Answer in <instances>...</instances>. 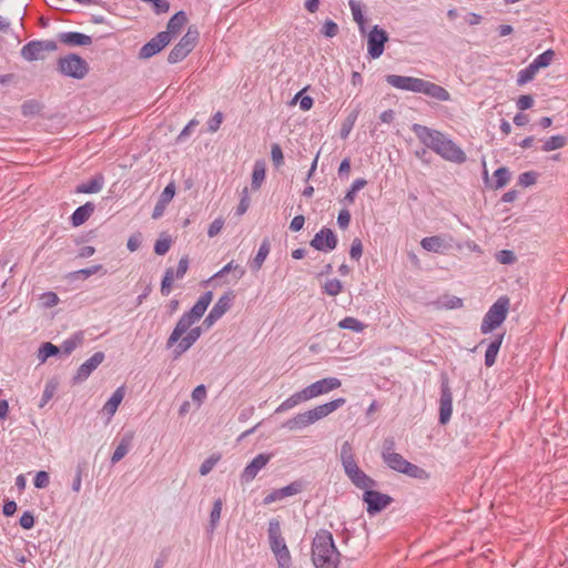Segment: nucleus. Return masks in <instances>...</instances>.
Here are the masks:
<instances>
[{
	"instance_id": "obj_1",
	"label": "nucleus",
	"mask_w": 568,
	"mask_h": 568,
	"mask_svg": "<svg viewBox=\"0 0 568 568\" xmlns=\"http://www.w3.org/2000/svg\"><path fill=\"white\" fill-rule=\"evenodd\" d=\"M213 298V293L207 291L203 293L193 307L183 313L175 324L173 331L166 339V348L173 347V357L178 359L186 353L201 337V326H193L197 323Z\"/></svg>"
},
{
	"instance_id": "obj_2",
	"label": "nucleus",
	"mask_w": 568,
	"mask_h": 568,
	"mask_svg": "<svg viewBox=\"0 0 568 568\" xmlns=\"http://www.w3.org/2000/svg\"><path fill=\"white\" fill-rule=\"evenodd\" d=\"M412 131L426 148L442 159L456 164L466 162L464 150L443 132L417 123L412 125Z\"/></svg>"
},
{
	"instance_id": "obj_3",
	"label": "nucleus",
	"mask_w": 568,
	"mask_h": 568,
	"mask_svg": "<svg viewBox=\"0 0 568 568\" xmlns=\"http://www.w3.org/2000/svg\"><path fill=\"white\" fill-rule=\"evenodd\" d=\"M341 386L342 382L337 377H325L318 379L287 397L276 407L275 414L287 412L302 403L328 394Z\"/></svg>"
},
{
	"instance_id": "obj_4",
	"label": "nucleus",
	"mask_w": 568,
	"mask_h": 568,
	"mask_svg": "<svg viewBox=\"0 0 568 568\" xmlns=\"http://www.w3.org/2000/svg\"><path fill=\"white\" fill-rule=\"evenodd\" d=\"M386 82L398 90L423 93L436 101L444 102L450 100V94L444 87L423 79L388 74Z\"/></svg>"
},
{
	"instance_id": "obj_5",
	"label": "nucleus",
	"mask_w": 568,
	"mask_h": 568,
	"mask_svg": "<svg viewBox=\"0 0 568 568\" xmlns=\"http://www.w3.org/2000/svg\"><path fill=\"white\" fill-rule=\"evenodd\" d=\"M311 555L315 568H338L341 554L328 530L321 529L315 534Z\"/></svg>"
},
{
	"instance_id": "obj_6",
	"label": "nucleus",
	"mask_w": 568,
	"mask_h": 568,
	"mask_svg": "<svg viewBox=\"0 0 568 568\" xmlns=\"http://www.w3.org/2000/svg\"><path fill=\"white\" fill-rule=\"evenodd\" d=\"M346 399L344 397H338L327 403L315 406L312 409H308L304 413L296 414L292 418L287 419L283 427L290 430H301L304 429L316 422L327 417L329 414L334 413L342 406H344Z\"/></svg>"
},
{
	"instance_id": "obj_7",
	"label": "nucleus",
	"mask_w": 568,
	"mask_h": 568,
	"mask_svg": "<svg viewBox=\"0 0 568 568\" xmlns=\"http://www.w3.org/2000/svg\"><path fill=\"white\" fill-rule=\"evenodd\" d=\"M339 459L345 475L356 488L363 489L365 491L368 488H374L377 486L376 480H374L358 467L351 443L344 442L342 444Z\"/></svg>"
},
{
	"instance_id": "obj_8",
	"label": "nucleus",
	"mask_w": 568,
	"mask_h": 568,
	"mask_svg": "<svg viewBox=\"0 0 568 568\" xmlns=\"http://www.w3.org/2000/svg\"><path fill=\"white\" fill-rule=\"evenodd\" d=\"M394 446L395 443L393 439H386L382 450V458L390 469L415 479L427 480L429 478V474L424 468L412 464L400 454L395 453Z\"/></svg>"
},
{
	"instance_id": "obj_9",
	"label": "nucleus",
	"mask_w": 568,
	"mask_h": 568,
	"mask_svg": "<svg viewBox=\"0 0 568 568\" xmlns=\"http://www.w3.org/2000/svg\"><path fill=\"white\" fill-rule=\"evenodd\" d=\"M270 548L275 556L278 568H292V557L282 536L281 523L271 519L267 528Z\"/></svg>"
},
{
	"instance_id": "obj_10",
	"label": "nucleus",
	"mask_w": 568,
	"mask_h": 568,
	"mask_svg": "<svg viewBox=\"0 0 568 568\" xmlns=\"http://www.w3.org/2000/svg\"><path fill=\"white\" fill-rule=\"evenodd\" d=\"M509 310V298L500 296L487 311L481 324L480 332L489 334L499 327L506 320Z\"/></svg>"
},
{
	"instance_id": "obj_11",
	"label": "nucleus",
	"mask_w": 568,
	"mask_h": 568,
	"mask_svg": "<svg viewBox=\"0 0 568 568\" xmlns=\"http://www.w3.org/2000/svg\"><path fill=\"white\" fill-rule=\"evenodd\" d=\"M199 40V31L195 27H189L186 33L181 40L172 48L169 53L168 61L170 63H178L184 60L191 51L195 48Z\"/></svg>"
},
{
	"instance_id": "obj_12",
	"label": "nucleus",
	"mask_w": 568,
	"mask_h": 568,
	"mask_svg": "<svg viewBox=\"0 0 568 568\" xmlns=\"http://www.w3.org/2000/svg\"><path fill=\"white\" fill-rule=\"evenodd\" d=\"M58 44L54 40H32L26 43L20 51L26 61L43 60L47 52L55 51Z\"/></svg>"
},
{
	"instance_id": "obj_13",
	"label": "nucleus",
	"mask_w": 568,
	"mask_h": 568,
	"mask_svg": "<svg viewBox=\"0 0 568 568\" xmlns=\"http://www.w3.org/2000/svg\"><path fill=\"white\" fill-rule=\"evenodd\" d=\"M363 501L366 504L368 515H376L393 503L389 495L368 488L363 493Z\"/></svg>"
},
{
	"instance_id": "obj_14",
	"label": "nucleus",
	"mask_w": 568,
	"mask_h": 568,
	"mask_svg": "<svg viewBox=\"0 0 568 568\" xmlns=\"http://www.w3.org/2000/svg\"><path fill=\"white\" fill-rule=\"evenodd\" d=\"M338 239L334 231L323 226L311 240L310 245L320 252L328 253L336 248Z\"/></svg>"
},
{
	"instance_id": "obj_15",
	"label": "nucleus",
	"mask_w": 568,
	"mask_h": 568,
	"mask_svg": "<svg viewBox=\"0 0 568 568\" xmlns=\"http://www.w3.org/2000/svg\"><path fill=\"white\" fill-rule=\"evenodd\" d=\"M388 36L385 30L377 24L372 28L367 38V52L372 59L379 58L385 49Z\"/></svg>"
},
{
	"instance_id": "obj_16",
	"label": "nucleus",
	"mask_w": 568,
	"mask_h": 568,
	"mask_svg": "<svg viewBox=\"0 0 568 568\" xmlns=\"http://www.w3.org/2000/svg\"><path fill=\"white\" fill-rule=\"evenodd\" d=\"M105 355L103 352L94 353L89 359H87L80 367L77 369L72 382L73 384L83 383L89 378V376L95 371L99 365L104 361Z\"/></svg>"
},
{
	"instance_id": "obj_17",
	"label": "nucleus",
	"mask_w": 568,
	"mask_h": 568,
	"mask_svg": "<svg viewBox=\"0 0 568 568\" xmlns=\"http://www.w3.org/2000/svg\"><path fill=\"white\" fill-rule=\"evenodd\" d=\"M170 41L171 37L169 36V32H159L140 49L139 57L142 59H149L164 49Z\"/></svg>"
},
{
	"instance_id": "obj_18",
	"label": "nucleus",
	"mask_w": 568,
	"mask_h": 568,
	"mask_svg": "<svg viewBox=\"0 0 568 568\" xmlns=\"http://www.w3.org/2000/svg\"><path fill=\"white\" fill-rule=\"evenodd\" d=\"M453 414V394L448 382L445 381L440 385L439 398V423L445 425L449 422Z\"/></svg>"
},
{
	"instance_id": "obj_19",
	"label": "nucleus",
	"mask_w": 568,
	"mask_h": 568,
	"mask_svg": "<svg viewBox=\"0 0 568 568\" xmlns=\"http://www.w3.org/2000/svg\"><path fill=\"white\" fill-rule=\"evenodd\" d=\"M272 458V454H258L253 460L245 466L241 474L242 483H251L257 474L268 464Z\"/></svg>"
},
{
	"instance_id": "obj_20",
	"label": "nucleus",
	"mask_w": 568,
	"mask_h": 568,
	"mask_svg": "<svg viewBox=\"0 0 568 568\" xmlns=\"http://www.w3.org/2000/svg\"><path fill=\"white\" fill-rule=\"evenodd\" d=\"M304 489V484L301 480H295L282 488L273 489L270 494L264 497L263 503L270 505L272 503L282 500L286 497H291L300 494Z\"/></svg>"
},
{
	"instance_id": "obj_21",
	"label": "nucleus",
	"mask_w": 568,
	"mask_h": 568,
	"mask_svg": "<svg viewBox=\"0 0 568 568\" xmlns=\"http://www.w3.org/2000/svg\"><path fill=\"white\" fill-rule=\"evenodd\" d=\"M59 71H88V63L79 54L70 53L59 60Z\"/></svg>"
},
{
	"instance_id": "obj_22",
	"label": "nucleus",
	"mask_w": 568,
	"mask_h": 568,
	"mask_svg": "<svg viewBox=\"0 0 568 568\" xmlns=\"http://www.w3.org/2000/svg\"><path fill=\"white\" fill-rule=\"evenodd\" d=\"M59 40L68 45H89L92 43V38L88 34L78 31H67L59 33Z\"/></svg>"
},
{
	"instance_id": "obj_23",
	"label": "nucleus",
	"mask_w": 568,
	"mask_h": 568,
	"mask_svg": "<svg viewBox=\"0 0 568 568\" xmlns=\"http://www.w3.org/2000/svg\"><path fill=\"white\" fill-rule=\"evenodd\" d=\"M124 398V388L118 387L111 397L108 399V402L104 404L102 412L108 416V420H110L114 414L116 413L120 404L122 403Z\"/></svg>"
},
{
	"instance_id": "obj_24",
	"label": "nucleus",
	"mask_w": 568,
	"mask_h": 568,
	"mask_svg": "<svg viewBox=\"0 0 568 568\" xmlns=\"http://www.w3.org/2000/svg\"><path fill=\"white\" fill-rule=\"evenodd\" d=\"M94 209L95 205L92 202H87L85 204L77 207L71 215L72 225L80 226L85 223L94 212Z\"/></svg>"
},
{
	"instance_id": "obj_25",
	"label": "nucleus",
	"mask_w": 568,
	"mask_h": 568,
	"mask_svg": "<svg viewBox=\"0 0 568 568\" xmlns=\"http://www.w3.org/2000/svg\"><path fill=\"white\" fill-rule=\"evenodd\" d=\"M504 333L496 335L494 339L488 344L485 352V365L487 367H491L496 363L498 352L504 341Z\"/></svg>"
},
{
	"instance_id": "obj_26",
	"label": "nucleus",
	"mask_w": 568,
	"mask_h": 568,
	"mask_svg": "<svg viewBox=\"0 0 568 568\" xmlns=\"http://www.w3.org/2000/svg\"><path fill=\"white\" fill-rule=\"evenodd\" d=\"M133 440V433H126L121 438L119 445L111 456V463L114 465L119 463L130 450Z\"/></svg>"
},
{
	"instance_id": "obj_27",
	"label": "nucleus",
	"mask_w": 568,
	"mask_h": 568,
	"mask_svg": "<svg viewBox=\"0 0 568 568\" xmlns=\"http://www.w3.org/2000/svg\"><path fill=\"white\" fill-rule=\"evenodd\" d=\"M420 245L425 251L434 253H443L449 245L439 235L427 236L420 241Z\"/></svg>"
},
{
	"instance_id": "obj_28",
	"label": "nucleus",
	"mask_w": 568,
	"mask_h": 568,
	"mask_svg": "<svg viewBox=\"0 0 568 568\" xmlns=\"http://www.w3.org/2000/svg\"><path fill=\"white\" fill-rule=\"evenodd\" d=\"M555 55L554 50L548 49L538 54L525 69L521 71H538L539 69L547 68L552 61Z\"/></svg>"
},
{
	"instance_id": "obj_29",
	"label": "nucleus",
	"mask_w": 568,
	"mask_h": 568,
	"mask_svg": "<svg viewBox=\"0 0 568 568\" xmlns=\"http://www.w3.org/2000/svg\"><path fill=\"white\" fill-rule=\"evenodd\" d=\"M104 184V179L102 175H95L91 180L83 182L79 184L75 189L77 193H84V194H91V193H98L102 190Z\"/></svg>"
},
{
	"instance_id": "obj_30",
	"label": "nucleus",
	"mask_w": 568,
	"mask_h": 568,
	"mask_svg": "<svg viewBox=\"0 0 568 568\" xmlns=\"http://www.w3.org/2000/svg\"><path fill=\"white\" fill-rule=\"evenodd\" d=\"M187 18L184 11H178L174 13L168 24L166 30L164 32H169V36L172 38L173 36L178 34L182 27L186 23Z\"/></svg>"
},
{
	"instance_id": "obj_31",
	"label": "nucleus",
	"mask_w": 568,
	"mask_h": 568,
	"mask_svg": "<svg viewBox=\"0 0 568 568\" xmlns=\"http://www.w3.org/2000/svg\"><path fill=\"white\" fill-rule=\"evenodd\" d=\"M270 251H271V245H270V242L267 239H265L260 247H258V251L256 253V255L253 257V260L251 261V268L253 271H258L261 270V267L263 266L265 260L267 258L268 254H270Z\"/></svg>"
},
{
	"instance_id": "obj_32",
	"label": "nucleus",
	"mask_w": 568,
	"mask_h": 568,
	"mask_svg": "<svg viewBox=\"0 0 568 568\" xmlns=\"http://www.w3.org/2000/svg\"><path fill=\"white\" fill-rule=\"evenodd\" d=\"M234 294L232 291L224 293L216 303L213 305L211 311L222 317L232 306Z\"/></svg>"
},
{
	"instance_id": "obj_33",
	"label": "nucleus",
	"mask_w": 568,
	"mask_h": 568,
	"mask_svg": "<svg viewBox=\"0 0 568 568\" xmlns=\"http://www.w3.org/2000/svg\"><path fill=\"white\" fill-rule=\"evenodd\" d=\"M83 341V333L75 332L70 337L64 339L59 348L64 355H70L78 346L82 345Z\"/></svg>"
},
{
	"instance_id": "obj_34",
	"label": "nucleus",
	"mask_w": 568,
	"mask_h": 568,
	"mask_svg": "<svg viewBox=\"0 0 568 568\" xmlns=\"http://www.w3.org/2000/svg\"><path fill=\"white\" fill-rule=\"evenodd\" d=\"M265 171H266L265 162L263 160L255 161L254 166H253V172H252V182H251L253 190H258L261 187L262 183L265 180Z\"/></svg>"
},
{
	"instance_id": "obj_35",
	"label": "nucleus",
	"mask_w": 568,
	"mask_h": 568,
	"mask_svg": "<svg viewBox=\"0 0 568 568\" xmlns=\"http://www.w3.org/2000/svg\"><path fill=\"white\" fill-rule=\"evenodd\" d=\"M342 329H348L355 333H362L366 328V324L353 316H346L337 323Z\"/></svg>"
},
{
	"instance_id": "obj_36",
	"label": "nucleus",
	"mask_w": 568,
	"mask_h": 568,
	"mask_svg": "<svg viewBox=\"0 0 568 568\" xmlns=\"http://www.w3.org/2000/svg\"><path fill=\"white\" fill-rule=\"evenodd\" d=\"M348 7L351 9L354 21L358 24L363 31L366 24V18L363 12V6L357 0H348Z\"/></svg>"
},
{
	"instance_id": "obj_37",
	"label": "nucleus",
	"mask_w": 568,
	"mask_h": 568,
	"mask_svg": "<svg viewBox=\"0 0 568 568\" xmlns=\"http://www.w3.org/2000/svg\"><path fill=\"white\" fill-rule=\"evenodd\" d=\"M567 144V138L565 135H551L544 141L541 150L544 152H551L564 148Z\"/></svg>"
},
{
	"instance_id": "obj_38",
	"label": "nucleus",
	"mask_w": 568,
	"mask_h": 568,
	"mask_svg": "<svg viewBox=\"0 0 568 568\" xmlns=\"http://www.w3.org/2000/svg\"><path fill=\"white\" fill-rule=\"evenodd\" d=\"M367 184V181L365 179H356L353 181L351 187L347 190L343 202L346 204H353L355 201L356 192L362 190Z\"/></svg>"
},
{
	"instance_id": "obj_39",
	"label": "nucleus",
	"mask_w": 568,
	"mask_h": 568,
	"mask_svg": "<svg viewBox=\"0 0 568 568\" xmlns=\"http://www.w3.org/2000/svg\"><path fill=\"white\" fill-rule=\"evenodd\" d=\"M223 501L221 498H217L213 503V507L210 513V531L213 532L220 521L221 513H222Z\"/></svg>"
},
{
	"instance_id": "obj_40",
	"label": "nucleus",
	"mask_w": 568,
	"mask_h": 568,
	"mask_svg": "<svg viewBox=\"0 0 568 568\" xmlns=\"http://www.w3.org/2000/svg\"><path fill=\"white\" fill-rule=\"evenodd\" d=\"M60 348L50 342L43 343L38 351V359L44 363L49 357L57 355Z\"/></svg>"
},
{
	"instance_id": "obj_41",
	"label": "nucleus",
	"mask_w": 568,
	"mask_h": 568,
	"mask_svg": "<svg viewBox=\"0 0 568 568\" xmlns=\"http://www.w3.org/2000/svg\"><path fill=\"white\" fill-rule=\"evenodd\" d=\"M510 178H511V174L507 168H505V166L498 168L494 172V179H495L494 187L497 190L504 187L509 182Z\"/></svg>"
},
{
	"instance_id": "obj_42",
	"label": "nucleus",
	"mask_w": 568,
	"mask_h": 568,
	"mask_svg": "<svg viewBox=\"0 0 568 568\" xmlns=\"http://www.w3.org/2000/svg\"><path fill=\"white\" fill-rule=\"evenodd\" d=\"M322 288L325 294L337 296L343 292V283L337 278H329L325 281Z\"/></svg>"
},
{
	"instance_id": "obj_43",
	"label": "nucleus",
	"mask_w": 568,
	"mask_h": 568,
	"mask_svg": "<svg viewBox=\"0 0 568 568\" xmlns=\"http://www.w3.org/2000/svg\"><path fill=\"white\" fill-rule=\"evenodd\" d=\"M235 271L236 272V278L240 280L244 276L245 270L241 267L239 264H235L234 261H231L226 265H224L220 271H217L213 276L212 280L221 277L225 275L226 273Z\"/></svg>"
},
{
	"instance_id": "obj_44",
	"label": "nucleus",
	"mask_w": 568,
	"mask_h": 568,
	"mask_svg": "<svg viewBox=\"0 0 568 568\" xmlns=\"http://www.w3.org/2000/svg\"><path fill=\"white\" fill-rule=\"evenodd\" d=\"M174 270L172 267H169L165 273H164V276L162 278V283H161V294L164 295V296H168L171 291H172V284L174 282Z\"/></svg>"
},
{
	"instance_id": "obj_45",
	"label": "nucleus",
	"mask_w": 568,
	"mask_h": 568,
	"mask_svg": "<svg viewBox=\"0 0 568 568\" xmlns=\"http://www.w3.org/2000/svg\"><path fill=\"white\" fill-rule=\"evenodd\" d=\"M220 459L221 456L219 454L211 455L210 457H207L200 466V474L202 476H206L207 474H210Z\"/></svg>"
},
{
	"instance_id": "obj_46",
	"label": "nucleus",
	"mask_w": 568,
	"mask_h": 568,
	"mask_svg": "<svg viewBox=\"0 0 568 568\" xmlns=\"http://www.w3.org/2000/svg\"><path fill=\"white\" fill-rule=\"evenodd\" d=\"M357 115H358V112L355 111L347 116L346 121L343 123V126L341 129L339 134H341L342 139H346L349 135V133L356 122Z\"/></svg>"
},
{
	"instance_id": "obj_47",
	"label": "nucleus",
	"mask_w": 568,
	"mask_h": 568,
	"mask_svg": "<svg viewBox=\"0 0 568 568\" xmlns=\"http://www.w3.org/2000/svg\"><path fill=\"white\" fill-rule=\"evenodd\" d=\"M440 304H442V307H444L446 310H457V308L463 307L464 302L460 297H457V296H445L440 301Z\"/></svg>"
},
{
	"instance_id": "obj_48",
	"label": "nucleus",
	"mask_w": 568,
	"mask_h": 568,
	"mask_svg": "<svg viewBox=\"0 0 568 568\" xmlns=\"http://www.w3.org/2000/svg\"><path fill=\"white\" fill-rule=\"evenodd\" d=\"M223 120H224V115L221 111H217L216 113H214L207 121V131L210 133L217 132Z\"/></svg>"
},
{
	"instance_id": "obj_49",
	"label": "nucleus",
	"mask_w": 568,
	"mask_h": 568,
	"mask_svg": "<svg viewBox=\"0 0 568 568\" xmlns=\"http://www.w3.org/2000/svg\"><path fill=\"white\" fill-rule=\"evenodd\" d=\"M321 33L326 38L335 37L338 33L337 23L331 19L326 20L321 28Z\"/></svg>"
},
{
	"instance_id": "obj_50",
	"label": "nucleus",
	"mask_w": 568,
	"mask_h": 568,
	"mask_svg": "<svg viewBox=\"0 0 568 568\" xmlns=\"http://www.w3.org/2000/svg\"><path fill=\"white\" fill-rule=\"evenodd\" d=\"M537 181V173L534 171H527L518 176V184L523 187L534 185Z\"/></svg>"
},
{
	"instance_id": "obj_51",
	"label": "nucleus",
	"mask_w": 568,
	"mask_h": 568,
	"mask_svg": "<svg viewBox=\"0 0 568 568\" xmlns=\"http://www.w3.org/2000/svg\"><path fill=\"white\" fill-rule=\"evenodd\" d=\"M175 195V185L174 183H169L164 190L162 191L159 201L161 202V205H168L173 196Z\"/></svg>"
},
{
	"instance_id": "obj_52",
	"label": "nucleus",
	"mask_w": 568,
	"mask_h": 568,
	"mask_svg": "<svg viewBox=\"0 0 568 568\" xmlns=\"http://www.w3.org/2000/svg\"><path fill=\"white\" fill-rule=\"evenodd\" d=\"M21 110L23 115L30 116L39 113L41 105L34 100H30L22 104Z\"/></svg>"
},
{
	"instance_id": "obj_53",
	"label": "nucleus",
	"mask_w": 568,
	"mask_h": 568,
	"mask_svg": "<svg viewBox=\"0 0 568 568\" xmlns=\"http://www.w3.org/2000/svg\"><path fill=\"white\" fill-rule=\"evenodd\" d=\"M50 483L49 474L44 470H40L36 474L33 478V485L36 488L42 489L47 488Z\"/></svg>"
},
{
	"instance_id": "obj_54",
	"label": "nucleus",
	"mask_w": 568,
	"mask_h": 568,
	"mask_svg": "<svg viewBox=\"0 0 568 568\" xmlns=\"http://www.w3.org/2000/svg\"><path fill=\"white\" fill-rule=\"evenodd\" d=\"M363 254V243L359 239H354L351 248H349V256L354 261H359Z\"/></svg>"
},
{
	"instance_id": "obj_55",
	"label": "nucleus",
	"mask_w": 568,
	"mask_h": 568,
	"mask_svg": "<svg viewBox=\"0 0 568 568\" xmlns=\"http://www.w3.org/2000/svg\"><path fill=\"white\" fill-rule=\"evenodd\" d=\"M271 158L276 168L281 166L284 163L283 151L277 143L272 145Z\"/></svg>"
},
{
	"instance_id": "obj_56",
	"label": "nucleus",
	"mask_w": 568,
	"mask_h": 568,
	"mask_svg": "<svg viewBox=\"0 0 568 568\" xmlns=\"http://www.w3.org/2000/svg\"><path fill=\"white\" fill-rule=\"evenodd\" d=\"M496 258L500 264H513L516 261V256L510 250H501L496 254Z\"/></svg>"
},
{
	"instance_id": "obj_57",
	"label": "nucleus",
	"mask_w": 568,
	"mask_h": 568,
	"mask_svg": "<svg viewBox=\"0 0 568 568\" xmlns=\"http://www.w3.org/2000/svg\"><path fill=\"white\" fill-rule=\"evenodd\" d=\"M189 263H190V261H189L187 256H183L180 258L176 271H174L175 280H180L185 275V273L187 272V268H189Z\"/></svg>"
},
{
	"instance_id": "obj_58",
	"label": "nucleus",
	"mask_w": 568,
	"mask_h": 568,
	"mask_svg": "<svg viewBox=\"0 0 568 568\" xmlns=\"http://www.w3.org/2000/svg\"><path fill=\"white\" fill-rule=\"evenodd\" d=\"M351 223V213L347 209H342L337 215V225L346 230Z\"/></svg>"
},
{
	"instance_id": "obj_59",
	"label": "nucleus",
	"mask_w": 568,
	"mask_h": 568,
	"mask_svg": "<svg viewBox=\"0 0 568 568\" xmlns=\"http://www.w3.org/2000/svg\"><path fill=\"white\" fill-rule=\"evenodd\" d=\"M19 524L23 529H31L34 526V516L31 511H24L20 519Z\"/></svg>"
},
{
	"instance_id": "obj_60",
	"label": "nucleus",
	"mask_w": 568,
	"mask_h": 568,
	"mask_svg": "<svg viewBox=\"0 0 568 568\" xmlns=\"http://www.w3.org/2000/svg\"><path fill=\"white\" fill-rule=\"evenodd\" d=\"M171 246V240L169 237L158 240L154 245V252L158 255H164Z\"/></svg>"
},
{
	"instance_id": "obj_61",
	"label": "nucleus",
	"mask_w": 568,
	"mask_h": 568,
	"mask_svg": "<svg viewBox=\"0 0 568 568\" xmlns=\"http://www.w3.org/2000/svg\"><path fill=\"white\" fill-rule=\"evenodd\" d=\"M223 225H224V220L222 217H217L215 219L210 225H209V229H207V235L210 237H214L215 235H217L221 230L223 229Z\"/></svg>"
},
{
	"instance_id": "obj_62",
	"label": "nucleus",
	"mask_w": 568,
	"mask_h": 568,
	"mask_svg": "<svg viewBox=\"0 0 568 568\" xmlns=\"http://www.w3.org/2000/svg\"><path fill=\"white\" fill-rule=\"evenodd\" d=\"M199 124L196 119H192L178 135V142H183L191 133V130Z\"/></svg>"
},
{
	"instance_id": "obj_63",
	"label": "nucleus",
	"mask_w": 568,
	"mask_h": 568,
	"mask_svg": "<svg viewBox=\"0 0 568 568\" xmlns=\"http://www.w3.org/2000/svg\"><path fill=\"white\" fill-rule=\"evenodd\" d=\"M517 108L520 110V111H524V110H527L529 108L532 106L534 104V99L531 95H528V94H525V95H520L519 99L517 100Z\"/></svg>"
},
{
	"instance_id": "obj_64",
	"label": "nucleus",
	"mask_w": 568,
	"mask_h": 568,
	"mask_svg": "<svg viewBox=\"0 0 568 568\" xmlns=\"http://www.w3.org/2000/svg\"><path fill=\"white\" fill-rule=\"evenodd\" d=\"M100 270H102V265L97 264L87 268H82L75 272L78 276H81L82 278H88L91 275L97 274Z\"/></svg>"
}]
</instances>
